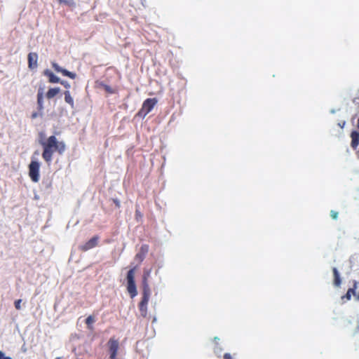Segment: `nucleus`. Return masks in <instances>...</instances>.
<instances>
[{
	"mask_svg": "<svg viewBox=\"0 0 359 359\" xmlns=\"http://www.w3.org/2000/svg\"><path fill=\"white\" fill-rule=\"evenodd\" d=\"M137 269V266L131 268L126 274V289L130 297L133 299L137 295V290L135 280V273Z\"/></svg>",
	"mask_w": 359,
	"mask_h": 359,
	"instance_id": "obj_2",
	"label": "nucleus"
},
{
	"mask_svg": "<svg viewBox=\"0 0 359 359\" xmlns=\"http://www.w3.org/2000/svg\"><path fill=\"white\" fill-rule=\"evenodd\" d=\"M86 324L88 328H90V325L95 322V318L92 316H88L85 320Z\"/></svg>",
	"mask_w": 359,
	"mask_h": 359,
	"instance_id": "obj_24",
	"label": "nucleus"
},
{
	"mask_svg": "<svg viewBox=\"0 0 359 359\" xmlns=\"http://www.w3.org/2000/svg\"><path fill=\"white\" fill-rule=\"evenodd\" d=\"M358 287V282L356 280H353V285L352 287H350L346 293L341 297L343 299H346V300H350L351 299V296H356V289Z\"/></svg>",
	"mask_w": 359,
	"mask_h": 359,
	"instance_id": "obj_13",
	"label": "nucleus"
},
{
	"mask_svg": "<svg viewBox=\"0 0 359 359\" xmlns=\"http://www.w3.org/2000/svg\"><path fill=\"white\" fill-rule=\"evenodd\" d=\"M150 296L151 292H142V297L140 302L139 303V309L143 317H146L147 315V304L149 301Z\"/></svg>",
	"mask_w": 359,
	"mask_h": 359,
	"instance_id": "obj_5",
	"label": "nucleus"
},
{
	"mask_svg": "<svg viewBox=\"0 0 359 359\" xmlns=\"http://www.w3.org/2000/svg\"><path fill=\"white\" fill-rule=\"evenodd\" d=\"M148 251L149 245L146 244L142 245L140 249V251L136 254L135 259H138L140 262H142L144 259Z\"/></svg>",
	"mask_w": 359,
	"mask_h": 359,
	"instance_id": "obj_11",
	"label": "nucleus"
},
{
	"mask_svg": "<svg viewBox=\"0 0 359 359\" xmlns=\"http://www.w3.org/2000/svg\"><path fill=\"white\" fill-rule=\"evenodd\" d=\"M51 65L57 73H61L62 76L69 77L72 79H75L76 78V74L75 72H70L67 69L60 67L57 62H52Z\"/></svg>",
	"mask_w": 359,
	"mask_h": 359,
	"instance_id": "obj_6",
	"label": "nucleus"
},
{
	"mask_svg": "<svg viewBox=\"0 0 359 359\" xmlns=\"http://www.w3.org/2000/svg\"><path fill=\"white\" fill-rule=\"evenodd\" d=\"M222 352V346L216 343L215 346L214 348V353L217 357H221Z\"/></svg>",
	"mask_w": 359,
	"mask_h": 359,
	"instance_id": "obj_20",
	"label": "nucleus"
},
{
	"mask_svg": "<svg viewBox=\"0 0 359 359\" xmlns=\"http://www.w3.org/2000/svg\"><path fill=\"white\" fill-rule=\"evenodd\" d=\"M151 271L150 270H144L142 278L148 279L150 276Z\"/></svg>",
	"mask_w": 359,
	"mask_h": 359,
	"instance_id": "obj_30",
	"label": "nucleus"
},
{
	"mask_svg": "<svg viewBox=\"0 0 359 359\" xmlns=\"http://www.w3.org/2000/svg\"><path fill=\"white\" fill-rule=\"evenodd\" d=\"M346 124V121H342V122H339L338 123V126L341 128H343L344 127Z\"/></svg>",
	"mask_w": 359,
	"mask_h": 359,
	"instance_id": "obj_34",
	"label": "nucleus"
},
{
	"mask_svg": "<svg viewBox=\"0 0 359 359\" xmlns=\"http://www.w3.org/2000/svg\"><path fill=\"white\" fill-rule=\"evenodd\" d=\"M224 359H232L231 355L229 353H226L224 354Z\"/></svg>",
	"mask_w": 359,
	"mask_h": 359,
	"instance_id": "obj_32",
	"label": "nucleus"
},
{
	"mask_svg": "<svg viewBox=\"0 0 359 359\" xmlns=\"http://www.w3.org/2000/svg\"><path fill=\"white\" fill-rule=\"evenodd\" d=\"M142 292H151V289L148 283V279L142 278Z\"/></svg>",
	"mask_w": 359,
	"mask_h": 359,
	"instance_id": "obj_18",
	"label": "nucleus"
},
{
	"mask_svg": "<svg viewBox=\"0 0 359 359\" xmlns=\"http://www.w3.org/2000/svg\"><path fill=\"white\" fill-rule=\"evenodd\" d=\"M136 213H137V215H140V212H139L138 210H136Z\"/></svg>",
	"mask_w": 359,
	"mask_h": 359,
	"instance_id": "obj_41",
	"label": "nucleus"
},
{
	"mask_svg": "<svg viewBox=\"0 0 359 359\" xmlns=\"http://www.w3.org/2000/svg\"><path fill=\"white\" fill-rule=\"evenodd\" d=\"M109 352L110 359H116V355L118 349V342L117 340L110 339L109 342Z\"/></svg>",
	"mask_w": 359,
	"mask_h": 359,
	"instance_id": "obj_8",
	"label": "nucleus"
},
{
	"mask_svg": "<svg viewBox=\"0 0 359 359\" xmlns=\"http://www.w3.org/2000/svg\"><path fill=\"white\" fill-rule=\"evenodd\" d=\"M101 87L108 93L112 94L114 93V89L109 85L104 83H100Z\"/></svg>",
	"mask_w": 359,
	"mask_h": 359,
	"instance_id": "obj_21",
	"label": "nucleus"
},
{
	"mask_svg": "<svg viewBox=\"0 0 359 359\" xmlns=\"http://www.w3.org/2000/svg\"><path fill=\"white\" fill-rule=\"evenodd\" d=\"M28 67L31 69H35L38 66V54L36 53H29L27 55Z\"/></svg>",
	"mask_w": 359,
	"mask_h": 359,
	"instance_id": "obj_9",
	"label": "nucleus"
},
{
	"mask_svg": "<svg viewBox=\"0 0 359 359\" xmlns=\"http://www.w3.org/2000/svg\"><path fill=\"white\" fill-rule=\"evenodd\" d=\"M43 90H44V86H40L38 89L37 92V98H43Z\"/></svg>",
	"mask_w": 359,
	"mask_h": 359,
	"instance_id": "obj_25",
	"label": "nucleus"
},
{
	"mask_svg": "<svg viewBox=\"0 0 359 359\" xmlns=\"http://www.w3.org/2000/svg\"><path fill=\"white\" fill-rule=\"evenodd\" d=\"M3 359H13V358L11 357H10V356H6L5 355V356L3 358Z\"/></svg>",
	"mask_w": 359,
	"mask_h": 359,
	"instance_id": "obj_36",
	"label": "nucleus"
},
{
	"mask_svg": "<svg viewBox=\"0 0 359 359\" xmlns=\"http://www.w3.org/2000/svg\"><path fill=\"white\" fill-rule=\"evenodd\" d=\"M43 115V112L42 111H34L32 114V116H31V118L32 119H34V118H36L37 117L39 116H41L42 117Z\"/></svg>",
	"mask_w": 359,
	"mask_h": 359,
	"instance_id": "obj_26",
	"label": "nucleus"
},
{
	"mask_svg": "<svg viewBox=\"0 0 359 359\" xmlns=\"http://www.w3.org/2000/svg\"><path fill=\"white\" fill-rule=\"evenodd\" d=\"M40 162L33 156L32 157L31 162L28 165L29 176L31 180L34 182H38L39 180V171H40Z\"/></svg>",
	"mask_w": 359,
	"mask_h": 359,
	"instance_id": "obj_3",
	"label": "nucleus"
},
{
	"mask_svg": "<svg viewBox=\"0 0 359 359\" xmlns=\"http://www.w3.org/2000/svg\"><path fill=\"white\" fill-rule=\"evenodd\" d=\"M64 95H65V102L67 103L68 104H69L72 109H74V99L72 97L69 90H65L64 92Z\"/></svg>",
	"mask_w": 359,
	"mask_h": 359,
	"instance_id": "obj_16",
	"label": "nucleus"
},
{
	"mask_svg": "<svg viewBox=\"0 0 359 359\" xmlns=\"http://www.w3.org/2000/svg\"><path fill=\"white\" fill-rule=\"evenodd\" d=\"M99 241V236H93L89 241H88L86 243H85L83 245H81L79 246V248L81 250L86 252L88 251L97 245Z\"/></svg>",
	"mask_w": 359,
	"mask_h": 359,
	"instance_id": "obj_7",
	"label": "nucleus"
},
{
	"mask_svg": "<svg viewBox=\"0 0 359 359\" xmlns=\"http://www.w3.org/2000/svg\"><path fill=\"white\" fill-rule=\"evenodd\" d=\"M60 83L66 89H69L71 88V85L67 81L61 79Z\"/></svg>",
	"mask_w": 359,
	"mask_h": 359,
	"instance_id": "obj_27",
	"label": "nucleus"
},
{
	"mask_svg": "<svg viewBox=\"0 0 359 359\" xmlns=\"http://www.w3.org/2000/svg\"><path fill=\"white\" fill-rule=\"evenodd\" d=\"M332 273L334 276L333 284L336 287H339L341 283V279L340 273L336 267L332 268Z\"/></svg>",
	"mask_w": 359,
	"mask_h": 359,
	"instance_id": "obj_14",
	"label": "nucleus"
},
{
	"mask_svg": "<svg viewBox=\"0 0 359 359\" xmlns=\"http://www.w3.org/2000/svg\"><path fill=\"white\" fill-rule=\"evenodd\" d=\"M136 213H137V215H140V212H139L138 210H136Z\"/></svg>",
	"mask_w": 359,
	"mask_h": 359,
	"instance_id": "obj_42",
	"label": "nucleus"
},
{
	"mask_svg": "<svg viewBox=\"0 0 359 359\" xmlns=\"http://www.w3.org/2000/svg\"><path fill=\"white\" fill-rule=\"evenodd\" d=\"M37 109L38 111L43 112V98H37Z\"/></svg>",
	"mask_w": 359,
	"mask_h": 359,
	"instance_id": "obj_22",
	"label": "nucleus"
},
{
	"mask_svg": "<svg viewBox=\"0 0 359 359\" xmlns=\"http://www.w3.org/2000/svg\"><path fill=\"white\" fill-rule=\"evenodd\" d=\"M357 301H359V293L356 294V296H354Z\"/></svg>",
	"mask_w": 359,
	"mask_h": 359,
	"instance_id": "obj_38",
	"label": "nucleus"
},
{
	"mask_svg": "<svg viewBox=\"0 0 359 359\" xmlns=\"http://www.w3.org/2000/svg\"><path fill=\"white\" fill-rule=\"evenodd\" d=\"M158 100L156 97L147 98L142 104V108L139 110L137 116L141 118H144L154 107Z\"/></svg>",
	"mask_w": 359,
	"mask_h": 359,
	"instance_id": "obj_4",
	"label": "nucleus"
},
{
	"mask_svg": "<svg viewBox=\"0 0 359 359\" xmlns=\"http://www.w3.org/2000/svg\"><path fill=\"white\" fill-rule=\"evenodd\" d=\"M43 74L48 77V82L50 83H60V82L61 79L49 69H45Z\"/></svg>",
	"mask_w": 359,
	"mask_h": 359,
	"instance_id": "obj_10",
	"label": "nucleus"
},
{
	"mask_svg": "<svg viewBox=\"0 0 359 359\" xmlns=\"http://www.w3.org/2000/svg\"><path fill=\"white\" fill-rule=\"evenodd\" d=\"M66 149V145L64 142H59L57 140V144L55 147V151H57L60 154H62Z\"/></svg>",
	"mask_w": 359,
	"mask_h": 359,
	"instance_id": "obj_17",
	"label": "nucleus"
},
{
	"mask_svg": "<svg viewBox=\"0 0 359 359\" xmlns=\"http://www.w3.org/2000/svg\"><path fill=\"white\" fill-rule=\"evenodd\" d=\"M56 144L57 138L55 135L48 137L46 142H41L43 148L42 158L48 164L52 161L53 153L55 151Z\"/></svg>",
	"mask_w": 359,
	"mask_h": 359,
	"instance_id": "obj_1",
	"label": "nucleus"
},
{
	"mask_svg": "<svg viewBox=\"0 0 359 359\" xmlns=\"http://www.w3.org/2000/svg\"><path fill=\"white\" fill-rule=\"evenodd\" d=\"M214 341H217L219 340V338L218 337H215L213 339Z\"/></svg>",
	"mask_w": 359,
	"mask_h": 359,
	"instance_id": "obj_39",
	"label": "nucleus"
},
{
	"mask_svg": "<svg viewBox=\"0 0 359 359\" xmlns=\"http://www.w3.org/2000/svg\"><path fill=\"white\" fill-rule=\"evenodd\" d=\"M60 4H65L69 7H75L76 3L74 0H58Z\"/></svg>",
	"mask_w": 359,
	"mask_h": 359,
	"instance_id": "obj_19",
	"label": "nucleus"
},
{
	"mask_svg": "<svg viewBox=\"0 0 359 359\" xmlns=\"http://www.w3.org/2000/svg\"><path fill=\"white\" fill-rule=\"evenodd\" d=\"M43 184H44L47 188H48L50 184H51V182L49 181V180H46V181H43Z\"/></svg>",
	"mask_w": 359,
	"mask_h": 359,
	"instance_id": "obj_33",
	"label": "nucleus"
},
{
	"mask_svg": "<svg viewBox=\"0 0 359 359\" xmlns=\"http://www.w3.org/2000/svg\"><path fill=\"white\" fill-rule=\"evenodd\" d=\"M351 147L353 149H356L359 144V132L356 130H353L351 133Z\"/></svg>",
	"mask_w": 359,
	"mask_h": 359,
	"instance_id": "obj_12",
	"label": "nucleus"
},
{
	"mask_svg": "<svg viewBox=\"0 0 359 359\" xmlns=\"http://www.w3.org/2000/svg\"><path fill=\"white\" fill-rule=\"evenodd\" d=\"M330 216L333 219L336 220L338 218L339 213L337 211L331 210Z\"/></svg>",
	"mask_w": 359,
	"mask_h": 359,
	"instance_id": "obj_29",
	"label": "nucleus"
},
{
	"mask_svg": "<svg viewBox=\"0 0 359 359\" xmlns=\"http://www.w3.org/2000/svg\"><path fill=\"white\" fill-rule=\"evenodd\" d=\"M113 202L117 208L120 207V201L118 198H114Z\"/></svg>",
	"mask_w": 359,
	"mask_h": 359,
	"instance_id": "obj_31",
	"label": "nucleus"
},
{
	"mask_svg": "<svg viewBox=\"0 0 359 359\" xmlns=\"http://www.w3.org/2000/svg\"><path fill=\"white\" fill-rule=\"evenodd\" d=\"M55 359H62V357H57V358H55Z\"/></svg>",
	"mask_w": 359,
	"mask_h": 359,
	"instance_id": "obj_40",
	"label": "nucleus"
},
{
	"mask_svg": "<svg viewBox=\"0 0 359 359\" xmlns=\"http://www.w3.org/2000/svg\"><path fill=\"white\" fill-rule=\"evenodd\" d=\"M46 139L44 132L41 131L39 133V143L40 145H41V142H46Z\"/></svg>",
	"mask_w": 359,
	"mask_h": 359,
	"instance_id": "obj_23",
	"label": "nucleus"
},
{
	"mask_svg": "<svg viewBox=\"0 0 359 359\" xmlns=\"http://www.w3.org/2000/svg\"><path fill=\"white\" fill-rule=\"evenodd\" d=\"M21 302L22 299H16L14 302L15 307L17 310H20L21 309Z\"/></svg>",
	"mask_w": 359,
	"mask_h": 359,
	"instance_id": "obj_28",
	"label": "nucleus"
},
{
	"mask_svg": "<svg viewBox=\"0 0 359 359\" xmlns=\"http://www.w3.org/2000/svg\"><path fill=\"white\" fill-rule=\"evenodd\" d=\"M5 353L2 351H0V359H3Z\"/></svg>",
	"mask_w": 359,
	"mask_h": 359,
	"instance_id": "obj_35",
	"label": "nucleus"
},
{
	"mask_svg": "<svg viewBox=\"0 0 359 359\" xmlns=\"http://www.w3.org/2000/svg\"><path fill=\"white\" fill-rule=\"evenodd\" d=\"M330 113H331V114H335V113H336V110H335L334 109H332L330 110Z\"/></svg>",
	"mask_w": 359,
	"mask_h": 359,
	"instance_id": "obj_37",
	"label": "nucleus"
},
{
	"mask_svg": "<svg viewBox=\"0 0 359 359\" xmlns=\"http://www.w3.org/2000/svg\"><path fill=\"white\" fill-rule=\"evenodd\" d=\"M60 92L59 87L50 88L46 94V97L50 100L56 96Z\"/></svg>",
	"mask_w": 359,
	"mask_h": 359,
	"instance_id": "obj_15",
	"label": "nucleus"
}]
</instances>
